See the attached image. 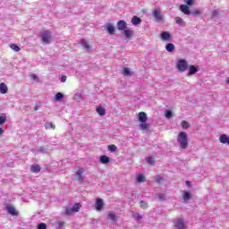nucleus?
Returning <instances> with one entry per match:
<instances>
[{
    "label": "nucleus",
    "mask_w": 229,
    "mask_h": 229,
    "mask_svg": "<svg viewBox=\"0 0 229 229\" xmlns=\"http://www.w3.org/2000/svg\"><path fill=\"white\" fill-rule=\"evenodd\" d=\"M80 208H81V204H80V203H75L72 207V210H73V212H80Z\"/></svg>",
    "instance_id": "nucleus-28"
},
{
    "label": "nucleus",
    "mask_w": 229,
    "mask_h": 229,
    "mask_svg": "<svg viewBox=\"0 0 229 229\" xmlns=\"http://www.w3.org/2000/svg\"><path fill=\"white\" fill-rule=\"evenodd\" d=\"M165 49H166V51H168V53H173V51H174V44H173V43L166 44Z\"/></svg>",
    "instance_id": "nucleus-25"
},
{
    "label": "nucleus",
    "mask_w": 229,
    "mask_h": 229,
    "mask_svg": "<svg viewBox=\"0 0 229 229\" xmlns=\"http://www.w3.org/2000/svg\"><path fill=\"white\" fill-rule=\"evenodd\" d=\"M159 199V201H165V194L164 193H158L155 199Z\"/></svg>",
    "instance_id": "nucleus-29"
},
{
    "label": "nucleus",
    "mask_w": 229,
    "mask_h": 229,
    "mask_svg": "<svg viewBox=\"0 0 229 229\" xmlns=\"http://www.w3.org/2000/svg\"><path fill=\"white\" fill-rule=\"evenodd\" d=\"M218 140L221 144H227L229 146V136L226 134H222L219 136Z\"/></svg>",
    "instance_id": "nucleus-12"
},
{
    "label": "nucleus",
    "mask_w": 229,
    "mask_h": 229,
    "mask_svg": "<svg viewBox=\"0 0 229 229\" xmlns=\"http://www.w3.org/2000/svg\"><path fill=\"white\" fill-rule=\"evenodd\" d=\"M105 207V202L103 201V199H98L95 203V208L97 212H101Z\"/></svg>",
    "instance_id": "nucleus-6"
},
{
    "label": "nucleus",
    "mask_w": 229,
    "mask_h": 229,
    "mask_svg": "<svg viewBox=\"0 0 229 229\" xmlns=\"http://www.w3.org/2000/svg\"><path fill=\"white\" fill-rule=\"evenodd\" d=\"M189 69L190 72H188V76H194V74L198 72V68H196L194 65H190Z\"/></svg>",
    "instance_id": "nucleus-20"
},
{
    "label": "nucleus",
    "mask_w": 229,
    "mask_h": 229,
    "mask_svg": "<svg viewBox=\"0 0 229 229\" xmlns=\"http://www.w3.org/2000/svg\"><path fill=\"white\" fill-rule=\"evenodd\" d=\"M138 119L140 123L139 125L140 130H149L151 128V124L148 123V114L145 112L139 113Z\"/></svg>",
    "instance_id": "nucleus-1"
},
{
    "label": "nucleus",
    "mask_w": 229,
    "mask_h": 229,
    "mask_svg": "<svg viewBox=\"0 0 229 229\" xmlns=\"http://www.w3.org/2000/svg\"><path fill=\"white\" fill-rule=\"evenodd\" d=\"M35 110H38V107H36Z\"/></svg>",
    "instance_id": "nucleus-54"
},
{
    "label": "nucleus",
    "mask_w": 229,
    "mask_h": 229,
    "mask_svg": "<svg viewBox=\"0 0 229 229\" xmlns=\"http://www.w3.org/2000/svg\"><path fill=\"white\" fill-rule=\"evenodd\" d=\"M107 219H110V221H112L113 223H117V215H115V213H114V211H110L107 214Z\"/></svg>",
    "instance_id": "nucleus-15"
},
{
    "label": "nucleus",
    "mask_w": 229,
    "mask_h": 229,
    "mask_svg": "<svg viewBox=\"0 0 229 229\" xmlns=\"http://www.w3.org/2000/svg\"><path fill=\"white\" fill-rule=\"evenodd\" d=\"M152 15L156 19V22H162V21H164V16L162 15V13H160V11L157 9L152 12Z\"/></svg>",
    "instance_id": "nucleus-5"
},
{
    "label": "nucleus",
    "mask_w": 229,
    "mask_h": 229,
    "mask_svg": "<svg viewBox=\"0 0 229 229\" xmlns=\"http://www.w3.org/2000/svg\"><path fill=\"white\" fill-rule=\"evenodd\" d=\"M160 38L163 42H171V34L168 31H163L160 34Z\"/></svg>",
    "instance_id": "nucleus-7"
},
{
    "label": "nucleus",
    "mask_w": 229,
    "mask_h": 229,
    "mask_svg": "<svg viewBox=\"0 0 229 229\" xmlns=\"http://www.w3.org/2000/svg\"><path fill=\"white\" fill-rule=\"evenodd\" d=\"M174 223L175 228L185 229V223L183 222V220L182 218L175 220Z\"/></svg>",
    "instance_id": "nucleus-10"
},
{
    "label": "nucleus",
    "mask_w": 229,
    "mask_h": 229,
    "mask_svg": "<svg viewBox=\"0 0 229 229\" xmlns=\"http://www.w3.org/2000/svg\"><path fill=\"white\" fill-rule=\"evenodd\" d=\"M106 30L109 35H114L115 33V27L112 23H106Z\"/></svg>",
    "instance_id": "nucleus-14"
},
{
    "label": "nucleus",
    "mask_w": 229,
    "mask_h": 229,
    "mask_svg": "<svg viewBox=\"0 0 229 229\" xmlns=\"http://www.w3.org/2000/svg\"><path fill=\"white\" fill-rule=\"evenodd\" d=\"M181 126H182V130H189V127L191 126V123L187 121H182L181 123Z\"/></svg>",
    "instance_id": "nucleus-27"
},
{
    "label": "nucleus",
    "mask_w": 229,
    "mask_h": 229,
    "mask_svg": "<svg viewBox=\"0 0 229 229\" xmlns=\"http://www.w3.org/2000/svg\"><path fill=\"white\" fill-rule=\"evenodd\" d=\"M191 199H192V195L191 194V192L187 191H182V199L184 202H187Z\"/></svg>",
    "instance_id": "nucleus-16"
},
{
    "label": "nucleus",
    "mask_w": 229,
    "mask_h": 229,
    "mask_svg": "<svg viewBox=\"0 0 229 229\" xmlns=\"http://www.w3.org/2000/svg\"><path fill=\"white\" fill-rule=\"evenodd\" d=\"M45 128L46 130H49V129L55 130V124H53V123L47 122L45 123Z\"/></svg>",
    "instance_id": "nucleus-30"
},
{
    "label": "nucleus",
    "mask_w": 229,
    "mask_h": 229,
    "mask_svg": "<svg viewBox=\"0 0 229 229\" xmlns=\"http://www.w3.org/2000/svg\"><path fill=\"white\" fill-rule=\"evenodd\" d=\"M30 78H31L32 80H38V76H37V74H35V73L31 74V75H30Z\"/></svg>",
    "instance_id": "nucleus-49"
},
{
    "label": "nucleus",
    "mask_w": 229,
    "mask_h": 229,
    "mask_svg": "<svg viewBox=\"0 0 229 229\" xmlns=\"http://www.w3.org/2000/svg\"><path fill=\"white\" fill-rule=\"evenodd\" d=\"M38 229H47V225L44 223H41L38 225Z\"/></svg>",
    "instance_id": "nucleus-40"
},
{
    "label": "nucleus",
    "mask_w": 229,
    "mask_h": 229,
    "mask_svg": "<svg viewBox=\"0 0 229 229\" xmlns=\"http://www.w3.org/2000/svg\"><path fill=\"white\" fill-rule=\"evenodd\" d=\"M9 47H11L13 51H15V53H19V51H21V47L17 46L16 44H10Z\"/></svg>",
    "instance_id": "nucleus-26"
},
{
    "label": "nucleus",
    "mask_w": 229,
    "mask_h": 229,
    "mask_svg": "<svg viewBox=\"0 0 229 229\" xmlns=\"http://www.w3.org/2000/svg\"><path fill=\"white\" fill-rule=\"evenodd\" d=\"M140 22H142V20H140V18H139L137 16L132 17L131 24H133V26H139V24H140Z\"/></svg>",
    "instance_id": "nucleus-22"
},
{
    "label": "nucleus",
    "mask_w": 229,
    "mask_h": 229,
    "mask_svg": "<svg viewBox=\"0 0 229 229\" xmlns=\"http://www.w3.org/2000/svg\"><path fill=\"white\" fill-rule=\"evenodd\" d=\"M191 14L193 15V17H201V15H203V13L201 12V10H199V8H196L193 10V12H191Z\"/></svg>",
    "instance_id": "nucleus-21"
},
{
    "label": "nucleus",
    "mask_w": 229,
    "mask_h": 229,
    "mask_svg": "<svg viewBox=\"0 0 229 229\" xmlns=\"http://www.w3.org/2000/svg\"><path fill=\"white\" fill-rule=\"evenodd\" d=\"M179 10H180V12L184 13V15H191V8L187 4H181L179 6Z\"/></svg>",
    "instance_id": "nucleus-8"
},
{
    "label": "nucleus",
    "mask_w": 229,
    "mask_h": 229,
    "mask_svg": "<svg viewBox=\"0 0 229 229\" xmlns=\"http://www.w3.org/2000/svg\"><path fill=\"white\" fill-rule=\"evenodd\" d=\"M72 212H74V211L72 210V208H66V210H65L66 216H71V214H72Z\"/></svg>",
    "instance_id": "nucleus-39"
},
{
    "label": "nucleus",
    "mask_w": 229,
    "mask_h": 229,
    "mask_svg": "<svg viewBox=\"0 0 229 229\" xmlns=\"http://www.w3.org/2000/svg\"><path fill=\"white\" fill-rule=\"evenodd\" d=\"M148 164H155V158L153 157H148L147 158Z\"/></svg>",
    "instance_id": "nucleus-46"
},
{
    "label": "nucleus",
    "mask_w": 229,
    "mask_h": 229,
    "mask_svg": "<svg viewBox=\"0 0 229 229\" xmlns=\"http://www.w3.org/2000/svg\"><path fill=\"white\" fill-rule=\"evenodd\" d=\"M40 165H32L31 166H30V171H31V173H40Z\"/></svg>",
    "instance_id": "nucleus-24"
},
{
    "label": "nucleus",
    "mask_w": 229,
    "mask_h": 229,
    "mask_svg": "<svg viewBox=\"0 0 229 229\" xmlns=\"http://www.w3.org/2000/svg\"><path fill=\"white\" fill-rule=\"evenodd\" d=\"M123 74L124 76H131V72L128 68L123 69Z\"/></svg>",
    "instance_id": "nucleus-35"
},
{
    "label": "nucleus",
    "mask_w": 229,
    "mask_h": 229,
    "mask_svg": "<svg viewBox=\"0 0 229 229\" xmlns=\"http://www.w3.org/2000/svg\"><path fill=\"white\" fill-rule=\"evenodd\" d=\"M61 81H62V83H65V81H67V76H65V75L62 76Z\"/></svg>",
    "instance_id": "nucleus-48"
},
{
    "label": "nucleus",
    "mask_w": 229,
    "mask_h": 229,
    "mask_svg": "<svg viewBox=\"0 0 229 229\" xmlns=\"http://www.w3.org/2000/svg\"><path fill=\"white\" fill-rule=\"evenodd\" d=\"M64 98V94H62L61 92L57 93L55 95V100L56 101H61V99Z\"/></svg>",
    "instance_id": "nucleus-37"
},
{
    "label": "nucleus",
    "mask_w": 229,
    "mask_h": 229,
    "mask_svg": "<svg viewBox=\"0 0 229 229\" xmlns=\"http://www.w3.org/2000/svg\"><path fill=\"white\" fill-rule=\"evenodd\" d=\"M99 160L101 164H104V165L110 164V157H108L107 156H101Z\"/></svg>",
    "instance_id": "nucleus-23"
},
{
    "label": "nucleus",
    "mask_w": 229,
    "mask_h": 229,
    "mask_svg": "<svg viewBox=\"0 0 229 229\" xmlns=\"http://www.w3.org/2000/svg\"><path fill=\"white\" fill-rule=\"evenodd\" d=\"M219 15V12L217 10L212 11V17H217Z\"/></svg>",
    "instance_id": "nucleus-47"
},
{
    "label": "nucleus",
    "mask_w": 229,
    "mask_h": 229,
    "mask_svg": "<svg viewBox=\"0 0 229 229\" xmlns=\"http://www.w3.org/2000/svg\"><path fill=\"white\" fill-rule=\"evenodd\" d=\"M176 69L179 72H185L189 69V64H187V60L180 59L177 61Z\"/></svg>",
    "instance_id": "nucleus-3"
},
{
    "label": "nucleus",
    "mask_w": 229,
    "mask_h": 229,
    "mask_svg": "<svg viewBox=\"0 0 229 229\" xmlns=\"http://www.w3.org/2000/svg\"><path fill=\"white\" fill-rule=\"evenodd\" d=\"M126 28H127L126 21L123 20H120L117 21V30H119V31H124Z\"/></svg>",
    "instance_id": "nucleus-13"
},
{
    "label": "nucleus",
    "mask_w": 229,
    "mask_h": 229,
    "mask_svg": "<svg viewBox=\"0 0 229 229\" xmlns=\"http://www.w3.org/2000/svg\"><path fill=\"white\" fill-rule=\"evenodd\" d=\"M226 83L229 84V77L226 78Z\"/></svg>",
    "instance_id": "nucleus-53"
},
{
    "label": "nucleus",
    "mask_w": 229,
    "mask_h": 229,
    "mask_svg": "<svg viewBox=\"0 0 229 229\" xmlns=\"http://www.w3.org/2000/svg\"><path fill=\"white\" fill-rule=\"evenodd\" d=\"M41 40L42 42H46L47 44L51 42V31L44 30L41 33Z\"/></svg>",
    "instance_id": "nucleus-4"
},
{
    "label": "nucleus",
    "mask_w": 229,
    "mask_h": 229,
    "mask_svg": "<svg viewBox=\"0 0 229 229\" xmlns=\"http://www.w3.org/2000/svg\"><path fill=\"white\" fill-rule=\"evenodd\" d=\"M81 46H82L83 49H85L87 53H90V49H92V47H90L88 40L81 39Z\"/></svg>",
    "instance_id": "nucleus-9"
},
{
    "label": "nucleus",
    "mask_w": 229,
    "mask_h": 229,
    "mask_svg": "<svg viewBox=\"0 0 229 229\" xmlns=\"http://www.w3.org/2000/svg\"><path fill=\"white\" fill-rule=\"evenodd\" d=\"M0 93L1 94L8 93V85H6V83L4 82L0 83Z\"/></svg>",
    "instance_id": "nucleus-17"
},
{
    "label": "nucleus",
    "mask_w": 229,
    "mask_h": 229,
    "mask_svg": "<svg viewBox=\"0 0 229 229\" xmlns=\"http://www.w3.org/2000/svg\"><path fill=\"white\" fill-rule=\"evenodd\" d=\"M156 182H157V183H160V182H162V177L157 176V177L156 178Z\"/></svg>",
    "instance_id": "nucleus-50"
},
{
    "label": "nucleus",
    "mask_w": 229,
    "mask_h": 229,
    "mask_svg": "<svg viewBox=\"0 0 229 229\" xmlns=\"http://www.w3.org/2000/svg\"><path fill=\"white\" fill-rule=\"evenodd\" d=\"M5 208L8 214H11V216H17V212L15 211V208L13 206L8 205Z\"/></svg>",
    "instance_id": "nucleus-18"
},
{
    "label": "nucleus",
    "mask_w": 229,
    "mask_h": 229,
    "mask_svg": "<svg viewBox=\"0 0 229 229\" xmlns=\"http://www.w3.org/2000/svg\"><path fill=\"white\" fill-rule=\"evenodd\" d=\"M3 133H4V129H3V127H0V137L3 136Z\"/></svg>",
    "instance_id": "nucleus-51"
},
{
    "label": "nucleus",
    "mask_w": 229,
    "mask_h": 229,
    "mask_svg": "<svg viewBox=\"0 0 229 229\" xmlns=\"http://www.w3.org/2000/svg\"><path fill=\"white\" fill-rule=\"evenodd\" d=\"M186 185H187L188 187H191V182H190V181H186Z\"/></svg>",
    "instance_id": "nucleus-52"
},
{
    "label": "nucleus",
    "mask_w": 229,
    "mask_h": 229,
    "mask_svg": "<svg viewBox=\"0 0 229 229\" xmlns=\"http://www.w3.org/2000/svg\"><path fill=\"white\" fill-rule=\"evenodd\" d=\"M177 142L182 149H187L189 148V138L187 132L181 131L177 136Z\"/></svg>",
    "instance_id": "nucleus-2"
},
{
    "label": "nucleus",
    "mask_w": 229,
    "mask_h": 229,
    "mask_svg": "<svg viewBox=\"0 0 229 229\" xmlns=\"http://www.w3.org/2000/svg\"><path fill=\"white\" fill-rule=\"evenodd\" d=\"M165 116L166 119H171V117H173V111H171V110L165 111Z\"/></svg>",
    "instance_id": "nucleus-33"
},
{
    "label": "nucleus",
    "mask_w": 229,
    "mask_h": 229,
    "mask_svg": "<svg viewBox=\"0 0 229 229\" xmlns=\"http://www.w3.org/2000/svg\"><path fill=\"white\" fill-rule=\"evenodd\" d=\"M37 152L38 153H46L47 150L44 147H39L38 149H37Z\"/></svg>",
    "instance_id": "nucleus-41"
},
{
    "label": "nucleus",
    "mask_w": 229,
    "mask_h": 229,
    "mask_svg": "<svg viewBox=\"0 0 229 229\" xmlns=\"http://www.w3.org/2000/svg\"><path fill=\"white\" fill-rule=\"evenodd\" d=\"M184 3H186L187 6H192V3H194V0H184Z\"/></svg>",
    "instance_id": "nucleus-44"
},
{
    "label": "nucleus",
    "mask_w": 229,
    "mask_h": 229,
    "mask_svg": "<svg viewBox=\"0 0 229 229\" xmlns=\"http://www.w3.org/2000/svg\"><path fill=\"white\" fill-rule=\"evenodd\" d=\"M137 182H138V183H142L144 182V175H142V174L138 175Z\"/></svg>",
    "instance_id": "nucleus-36"
},
{
    "label": "nucleus",
    "mask_w": 229,
    "mask_h": 229,
    "mask_svg": "<svg viewBox=\"0 0 229 229\" xmlns=\"http://www.w3.org/2000/svg\"><path fill=\"white\" fill-rule=\"evenodd\" d=\"M85 173V169L84 168H80L76 174L75 176H77L79 182H83L85 180V177H83V174Z\"/></svg>",
    "instance_id": "nucleus-11"
},
{
    "label": "nucleus",
    "mask_w": 229,
    "mask_h": 229,
    "mask_svg": "<svg viewBox=\"0 0 229 229\" xmlns=\"http://www.w3.org/2000/svg\"><path fill=\"white\" fill-rule=\"evenodd\" d=\"M134 219H136V221H140V219H142V216H140V214L137 213L135 215H133Z\"/></svg>",
    "instance_id": "nucleus-43"
},
{
    "label": "nucleus",
    "mask_w": 229,
    "mask_h": 229,
    "mask_svg": "<svg viewBox=\"0 0 229 229\" xmlns=\"http://www.w3.org/2000/svg\"><path fill=\"white\" fill-rule=\"evenodd\" d=\"M57 228H62V226H65V222H56Z\"/></svg>",
    "instance_id": "nucleus-45"
},
{
    "label": "nucleus",
    "mask_w": 229,
    "mask_h": 229,
    "mask_svg": "<svg viewBox=\"0 0 229 229\" xmlns=\"http://www.w3.org/2000/svg\"><path fill=\"white\" fill-rule=\"evenodd\" d=\"M6 123V114H0V126Z\"/></svg>",
    "instance_id": "nucleus-31"
},
{
    "label": "nucleus",
    "mask_w": 229,
    "mask_h": 229,
    "mask_svg": "<svg viewBox=\"0 0 229 229\" xmlns=\"http://www.w3.org/2000/svg\"><path fill=\"white\" fill-rule=\"evenodd\" d=\"M140 207L141 208H148V202H145L144 200L140 201Z\"/></svg>",
    "instance_id": "nucleus-42"
},
{
    "label": "nucleus",
    "mask_w": 229,
    "mask_h": 229,
    "mask_svg": "<svg viewBox=\"0 0 229 229\" xmlns=\"http://www.w3.org/2000/svg\"><path fill=\"white\" fill-rule=\"evenodd\" d=\"M97 113L98 114V115H105V114H106V111H105V108L103 107H98Z\"/></svg>",
    "instance_id": "nucleus-32"
},
{
    "label": "nucleus",
    "mask_w": 229,
    "mask_h": 229,
    "mask_svg": "<svg viewBox=\"0 0 229 229\" xmlns=\"http://www.w3.org/2000/svg\"><path fill=\"white\" fill-rule=\"evenodd\" d=\"M123 33H124V36L126 38H131L133 37L134 31H133V30L125 29L123 30Z\"/></svg>",
    "instance_id": "nucleus-19"
},
{
    "label": "nucleus",
    "mask_w": 229,
    "mask_h": 229,
    "mask_svg": "<svg viewBox=\"0 0 229 229\" xmlns=\"http://www.w3.org/2000/svg\"><path fill=\"white\" fill-rule=\"evenodd\" d=\"M175 22H176V24H183V19L177 16V17H175Z\"/></svg>",
    "instance_id": "nucleus-38"
},
{
    "label": "nucleus",
    "mask_w": 229,
    "mask_h": 229,
    "mask_svg": "<svg viewBox=\"0 0 229 229\" xmlns=\"http://www.w3.org/2000/svg\"><path fill=\"white\" fill-rule=\"evenodd\" d=\"M107 148H108V151H110L111 153H114V151H115V149H117V146H115V145H109L107 147Z\"/></svg>",
    "instance_id": "nucleus-34"
}]
</instances>
